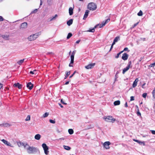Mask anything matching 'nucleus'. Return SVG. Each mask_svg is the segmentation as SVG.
Masks as SVG:
<instances>
[{
  "label": "nucleus",
  "instance_id": "1",
  "mask_svg": "<svg viewBox=\"0 0 155 155\" xmlns=\"http://www.w3.org/2000/svg\"><path fill=\"white\" fill-rule=\"evenodd\" d=\"M41 34V32L36 33L29 36L28 38V40L29 41H32L35 40L38 36Z\"/></svg>",
  "mask_w": 155,
  "mask_h": 155
},
{
  "label": "nucleus",
  "instance_id": "2",
  "mask_svg": "<svg viewBox=\"0 0 155 155\" xmlns=\"http://www.w3.org/2000/svg\"><path fill=\"white\" fill-rule=\"evenodd\" d=\"M26 149L28 153L29 154L37 152V148L33 147L28 146V147Z\"/></svg>",
  "mask_w": 155,
  "mask_h": 155
},
{
  "label": "nucleus",
  "instance_id": "3",
  "mask_svg": "<svg viewBox=\"0 0 155 155\" xmlns=\"http://www.w3.org/2000/svg\"><path fill=\"white\" fill-rule=\"evenodd\" d=\"M87 8L90 10L94 11L97 8V5L93 2H91L87 5Z\"/></svg>",
  "mask_w": 155,
  "mask_h": 155
},
{
  "label": "nucleus",
  "instance_id": "4",
  "mask_svg": "<svg viewBox=\"0 0 155 155\" xmlns=\"http://www.w3.org/2000/svg\"><path fill=\"white\" fill-rule=\"evenodd\" d=\"M105 121L109 122L114 123L116 120V119L114 118L113 117L110 116H108L106 117H103Z\"/></svg>",
  "mask_w": 155,
  "mask_h": 155
},
{
  "label": "nucleus",
  "instance_id": "5",
  "mask_svg": "<svg viewBox=\"0 0 155 155\" xmlns=\"http://www.w3.org/2000/svg\"><path fill=\"white\" fill-rule=\"evenodd\" d=\"M132 67L131 65V61H129L128 63V65L127 66L126 68H124L123 70L122 73L123 74H124L130 68Z\"/></svg>",
  "mask_w": 155,
  "mask_h": 155
},
{
  "label": "nucleus",
  "instance_id": "6",
  "mask_svg": "<svg viewBox=\"0 0 155 155\" xmlns=\"http://www.w3.org/2000/svg\"><path fill=\"white\" fill-rule=\"evenodd\" d=\"M42 147L43 148L44 150V152L45 154L48 155L49 153L48 151V148L47 146L45 143H43L42 145Z\"/></svg>",
  "mask_w": 155,
  "mask_h": 155
},
{
  "label": "nucleus",
  "instance_id": "7",
  "mask_svg": "<svg viewBox=\"0 0 155 155\" xmlns=\"http://www.w3.org/2000/svg\"><path fill=\"white\" fill-rule=\"evenodd\" d=\"M110 144V142L107 141L104 143V146L106 149H109L110 148L109 145Z\"/></svg>",
  "mask_w": 155,
  "mask_h": 155
},
{
  "label": "nucleus",
  "instance_id": "8",
  "mask_svg": "<svg viewBox=\"0 0 155 155\" xmlns=\"http://www.w3.org/2000/svg\"><path fill=\"white\" fill-rule=\"evenodd\" d=\"M95 65V63L90 64L85 66V68L87 69L92 68Z\"/></svg>",
  "mask_w": 155,
  "mask_h": 155
},
{
  "label": "nucleus",
  "instance_id": "9",
  "mask_svg": "<svg viewBox=\"0 0 155 155\" xmlns=\"http://www.w3.org/2000/svg\"><path fill=\"white\" fill-rule=\"evenodd\" d=\"M74 55H71V62L69 64V67H73V64L74 63Z\"/></svg>",
  "mask_w": 155,
  "mask_h": 155
},
{
  "label": "nucleus",
  "instance_id": "10",
  "mask_svg": "<svg viewBox=\"0 0 155 155\" xmlns=\"http://www.w3.org/2000/svg\"><path fill=\"white\" fill-rule=\"evenodd\" d=\"M27 87L28 88L29 90H31L32 89L33 87V84L31 82H28L27 84Z\"/></svg>",
  "mask_w": 155,
  "mask_h": 155
},
{
  "label": "nucleus",
  "instance_id": "11",
  "mask_svg": "<svg viewBox=\"0 0 155 155\" xmlns=\"http://www.w3.org/2000/svg\"><path fill=\"white\" fill-rule=\"evenodd\" d=\"M13 86L15 87H18V88L19 89H21L22 88V85L21 84H20L19 83H15L14 84Z\"/></svg>",
  "mask_w": 155,
  "mask_h": 155
},
{
  "label": "nucleus",
  "instance_id": "12",
  "mask_svg": "<svg viewBox=\"0 0 155 155\" xmlns=\"http://www.w3.org/2000/svg\"><path fill=\"white\" fill-rule=\"evenodd\" d=\"M128 55L127 53H124L123 54L122 58L125 61V60H127L128 59Z\"/></svg>",
  "mask_w": 155,
  "mask_h": 155
},
{
  "label": "nucleus",
  "instance_id": "13",
  "mask_svg": "<svg viewBox=\"0 0 155 155\" xmlns=\"http://www.w3.org/2000/svg\"><path fill=\"white\" fill-rule=\"evenodd\" d=\"M138 81V78H136L135 79L134 81V82L133 83V84L132 87H133L134 88L137 86Z\"/></svg>",
  "mask_w": 155,
  "mask_h": 155
},
{
  "label": "nucleus",
  "instance_id": "14",
  "mask_svg": "<svg viewBox=\"0 0 155 155\" xmlns=\"http://www.w3.org/2000/svg\"><path fill=\"white\" fill-rule=\"evenodd\" d=\"M27 22H24L21 24L20 26V28H24L27 27Z\"/></svg>",
  "mask_w": 155,
  "mask_h": 155
},
{
  "label": "nucleus",
  "instance_id": "15",
  "mask_svg": "<svg viewBox=\"0 0 155 155\" xmlns=\"http://www.w3.org/2000/svg\"><path fill=\"white\" fill-rule=\"evenodd\" d=\"M89 12V10H87L86 11L83 18L84 19H85L87 17Z\"/></svg>",
  "mask_w": 155,
  "mask_h": 155
},
{
  "label": "nucleus",
  "instance_id": "16",
  "mask_svg": "<svg viewBox=\"0 0 155 155\" xmlns=\"http://www.w3.org/2000/svg\"><path fill=\"white\" fill-rule=\"evenodd\" d=\"M110 18H108L106 20V21L104 22H103L101 25H100V28H101L103 26H104L107 22H109L110 21Z\"/></svg>",
  "mask_w": 155,
  "mask_h": 155
},
{
  "label": "nucleus",
  "instance_id": "17",
  "mask_svg": "<svg viewBox=\"0 0 155 155\" xmlns=\"http://www.w3.org/2000/svg\"><path fill=\"white\" fill-rule=\"evenodd\" d=\"M73 22V20L72 19H70L68 21H67V24L68 26H70L72 24Z\"/></svg>",
  "mask_w": 155,
  "mask_h": 155
},
{
  "label": "nucleus",
  "instance_id": "18",
  "mask_svg": "<svg viewBox=\"0 0 155 155\" xmlns=\"http://www.w3.org/2000/svg\"><path fill=\"white\" fill-rule=\"evenodd\" d=\"M0 126L2 127H8L10 126V125L9 124L6 123L0 124Z\"/></svg>",
  "mask_w": 155,
  "mask_h": 155
},
{
  "label": "nucleus",
  "instance_id": "19",
  "mask_svg": "<svg viewBox=\"0 0 155 155\" xmlns=\"http://www.w3.org/2000/svg\"><path fill=\"white\" fill-rule=\"evenodd\" d=\"M41 137V136L40 134H36L35 136V138L37 140H39Z\"/></svg>",
  "mask_w": 155,
  "mask_h": 155
},
{
  "label": "nucleus",
  "instance_id": "20",
  "mask_svg": "<svg viewBox=\"0 0 155 155\" xmlns=\"http://www.w3.org/2000/svg\"><path fill=\"white\" fill-rule=\"evenodd\" d=\"M25 59L24 58L23 59L17 62V63L19 65H21L24 62Z\"/></svg>",
  "mask_w": 155,
  "mask_h": 155
},
{
  "label": "nucleus",
  "instance_id": "21",
  "mask_svg": "<svg viewBox=\"0 0 155 155\" xmlns=\"http://www.w3.org/2000/svg\"><path fill=\"white\" fill-rule=\"evenodd\" d=\"M2 37L4 39L6 40H8V38L9 37V35H3L2 36Z\"/></svg>",
  "mask_w": 155,
  "mask_h": 155
},
{
  "label": "nucleus",
  "instance_id": "22",
  "mask_svg": "<svg viewBox=\"0 0 155 155\" xmlns=\"http://www.w3.org/2000/svg\"><path fill=\"white\" fill-rule=\"evenodd\" d=\"M69 14L70 15H72L73 14V9L71 7L69 8Z\"/></svg>",
  "mask_w": 155,
  "mask_h": 155
},
{
  "label": "nucleus",
  "instance_id": "23",
  "mask_svg": "<svg viewBox=\"0 0 155 155\" xmlns=\"http://www.w3.org/2000/svg\"><path fill=\"white\" fill-rule=\"evenodd\" d=\"M120 104V101L119 100L115 101L114 102V105H118Z\"/></svg>",
  "mask_w": 155,
  "mask_h": 155
},
{
  "label": "nucleus",
  "instance_id": "24",
  "mask_svg": "<svg viewBox=\"0 0 155 155\" xmlns=\"http://www.w3.org/2000/svg\"><path fill=\"white\" fill-rule=\"evenodd\" d=\"M2 141L5 144L9 146V143L7 140H4L2 139Z\"/></svg>",
  "mask_w": 155,
  "mask_h": 155
},
{
  "label": "nucleus",
  "instance_id": "25",
  "mask_svg": "<svg viewBox=\"0 0 155 155\" xmlns=\"http://www.w3.org/2000/svg\"><path fill=\"white\" fill-rule=\"evenodd\" d=\"M17 143L18 146L19 147H21L22 146H23V145H24V143H23L21 142L20 141L17 142Z\"/></svg>",
  "mask_w": 155,
  "mask_h": 155
},
{
  "label": "nucleus",
  "instance_id": "26",
  "mask_svg": "<svg viewBox=\"0 0 155 155\" xmlns=\"http://www.w3.org/2000/svg\"><path fill=\"white\" fill-rule=\"evenodd\" d=\"M70 74L71 72L70 71L66 72V75L65 76V77L64 78V79H66L68 76Z\"/></svg>",
  "mask_w": 155,
  "mask_h": 155
},
{
  "label": "nucleus",
  "instance_id": "27",
  "mask_svg": "<svg viewBox=\"0 0 155 155\" xmlns=\"http://www.w3.org/2000/svg\"><path fill=\"white\" fill-rule=\"evenodd\" d=\"M64 147L65 149L68 150H70L71 149L70 147L65 145L64 146Z\"/></svg>",
  "mask_w": 155,
  "mask_h": 155
},
{
  "label": "nucleus",
  "instance_id": "28",
  "mask_svg": "<svg viewBox=\"0 0 155 155\" xmlns=\"http://www.w3.org/2000/svg\"><path fill=\"white\" fill-rule=\"evenodd\" d=\"M68 132L70 134H72L74 133V131L72 129H70L68 130Z\"/></svg>",
  "mask_w": 155,
  "mask_h": 155
},
{
  "label": "nucleus",
  "instance_id": "29",
  "mask_svg": "<svg viewBox=\"0 0 155 155\" xmlns=\"http://www.w3.org/2000/svg\"><path fill=\"white\" fill-rule=\"evenodd\" d=\"M72 34L71 33H69L68 34V35L67 37V39H69L72 36Z\"/></svg>",
  "mask_w": 155,
  "mask_h": 155
},
{
  "label": "nucleus",
  "instance_id": "30",
  "mask_svg": "<svg viewBox=\"0 0 155 155\" xmlns=\"http://www.w3.org/2000/svg\"><path fill=\"white\" fill-rule=\"evenodd\" d=\"M123 52V51H121L120 52L118 53L117 54V55L115 56V58H118L120 55V54H121Z\"/></svg>",
  "mask_w": 155,
  "mask_h": 155
},
{
  "label": "nucleus",
  "instance_id": "31",
  "mask_svg": "<svg viewBox=\"0 0 155 155\" xmlns=\"http://www.w3.org/2000/svg\"><path fill=\"white\" fill-rule=\"evenodd\" d=\"M152 94L153 97L154 98H155V87L154 88V90L152 91Z\"/></svg>",
  "mask_w": 155,
  "mask_h": 155
},
{
  "label": "nucleus",
  "instance_id": "32",
  "mask_svg": "<svg viewBox=\"0 0 155 155\" xmlns=\"http://www.w3.org/2000/svg\"><path fill=\"white\" fill-rule=\"evenodd\" d=\"M119 40H120V37L117 36L115 38L114 41H115V42H117Z\"/></svg>",
  "mask_w": 155,
  "mask_h": 155
},
{
  "label": "nucleus",
  "instance_id": "33",
  "mask_svg": "<svg viewBox=\"0 0 155 155\" xmlns=\"http://www.w3.org/2000/svg\"><path fill=\"white\" fill-rule=\"evenodd\" d=\"M137 15L139 16H141L143 15V12L141 11L140 10L139 12L137 13Z\"/></svg>",
  "mask_w": 155,
  "mask_h": 155
},
{
  "label": "nucleus",
  "instance_id": "34",
  "mask_svg": "<svg viewBox=\"0 0 155 155\" xmlns=\"http://www.w3.org/2000/svg\"><path fill=\"white\" fill-rule=\"evenodd\" d=\"M49 115L48 113L46 112L43 115V117L45 118L47 117Z\"/></svg>",
  "mask_w": 155,
  "mask_h": 155
},
{
  "label": "nucleus",
  "instance_id": "35",
  "mask_svg": "<svg viewBox=\"0 0 155 155\" xmlns=\"http://www.w3.org/2000/svg\"><path fill=\"white\" fill-rule=\"evenodd\" d=\"M95 31L94 28H92V29H90L89 30H87V31L90 32H94Z\"/></svg>",
  "mask_w": 155,
  "mask_h": 155
},
{
  "label": "nucleus",
  "instance_id": "36",
  "mask_svg": "<svg viewBox=\"0 0 155 155\" xmlns=\"http://www.w3.org/2000/svg\"><path fill=\"white\" fill-rule=\"evenodd\" d=\"M30 119V116L29 115H28L27 116V118L25 119V120L26 121H29Z\"/></svg>",
  "mask_w": 155,
  "mask_h": 155
},
{
  "label": "nucleus",
  "instance_id": "37",
  "mask_svg": "<svg viewBox=\"0 0 155 155\" xmlns=\"http://www.w3.org/2000/svg\"><path fill=\"white\" fill-rule=\"evenodd\" d=\"M36 71V70H35L33 71H31L30 72V74H35V72Z\"/></svg>",
  "mask_w": 155,
  "mask_h": 155
},
{
  "label": "nucleus",
  "instance_id": "38",
  "mask_svg": "<svg viewBox=\"0 0 155 155\" xmlns=\"http://www.w3.org/2000/svg\"><path fill=\"white\" fill-rule=\"evenodd\" d=\"M58 17V15H55V16L53 17L52 18L50 19V21H52L53 20H54L56 18Z\"/></svg>",
  "mask_w": 155,
  "mask_h": 155
},
{
  "label": "nucleus",
  "instance_id": "39",
  "mask_svg": "<svg viewBox=\"0 0 155 155\" xmlns=\"http://www.w3.org/2000/svg\"><path fill=\"white\" fill-rule=\"evenodd\" d=\"M49 122H50V123L52 124H54L55 123V120H53L51 119L49 120Z\"/></svg>",
  "mask_w": 155,
  "mask_h": 155
},
{
  "label": "nucleus",
  "instance_id": "40",
  "mask_svg": "<svg viewBox=\"0 0 155 155\" xmlns=\"http://www.w3.org/2000/svg\"><path fill=\"white\" fill-rule=\"evenodd\" d=\"M147 93H144L143 94H142V97H143V98H146L147 96Z\"/></svg>",
  "mask_w": 155,
  "mask_h": 155
},
{
  "label": "nucleus",
  "instance_id": "41",
  "mask_svg": "<svg viewBox=\"0 0 155 155\" xmlns=\"http://www.w3.org/2000/svg\"><path fill=\"white\" fill-rule=\"evenodd\" d=\"M155 65V63H153L151 64H150V65H149V66L150 67H154Z\"/></svg>",
  "mask_w": 155,
  "mask_h": 155
},
{
  "label": "nucleus",
  "instance_id": "42",
  "mask_svg": "<svg viewBox=\"0 0 155 155\" xmlns=\"http://www.w3.org/2000/svg\"><path fill=\"white\" fill-rule=\"evenodd\" d=\"M38 11V9H35L34 11L32 12L31 13H35L37 12Z\"/></svg>",
  "mask_w": 155,
  "mask_h": 155
},
{
  "label": "nucleus",
  "instance_id": "43",
  "mask_svg": "<svg viewBox=\"0 0 155 155\" xmlns=\"http://www.w3.org/2000/svg\"><path fill=\"white\" fill-rule=\"evenodd\" d=\"M139 22H137V23H135L134 24V25L132 26V28H134L135 27H136L138 24L139 23Z\"/></svg>",
  "mask_w": 155,
  "mask_h": 155
},
{
  "label": "nucleus",
  "instance_id": "44",
  "mask_svg": "<svg viewBox=\"0 0 155 155\" xmlns=\"http://www.w3.org/2000/svg\"><path fill=\"white\" fill-rule=\"evenodd\" d=\"M76 72V71H74L73 73L69 77L70 78H71L75 74Z\"/></svg>",
  "mask_w": 155,
  "mask_h": 155
},
{
  "label": "nucleus",
  "instance_id": "45",
  "mask_svg": "<svg viewBox=\"0 0 155 155\" xmlns=\"http://www.w3.org/2000/svg\"><path fill=\"white\" fill-rule=\"evenodd\" d=\"M134 100V96H131L130 97V101H133Z\"/></svg>",
  "mask_w": 155,
  "mask_h": 155
},
{
  "label": "nucleus",
  "instance_id": "46",
  "mask_svg": "<svg viewBox=\"0 0 155 155\" xmlns=\"http://www.w3.org/2000/svg\"><path fill=\"white\" fill-rule=\"evenodd\" d=\"M137 116H141V114L140 112H137Z\"/></svg>",
  "mask_w": 155,
  "mask_h": 155
},
{
  "label": "nucleus",
  "instance_id": "47",
  "mask_svg": "<svg viewBox=\"0 0 155 155\" xmlns=\"http://www.w3.org/2000/svg\"><path fill=\"white\" fill-rule=\"evenodd\" d=\"M128 48L127 47H126V48H124V50L123 51H123V52L124 51H128Z\"/></svg>",
  "mask_w": 155,
  "mask_h": 155
},
{
  "label": "nucleus",
  "instance_id": "48",
  "mask_svg": "<svg viewBox=\"0 0 155 155\" xmlns=\"http://www.w3.org/2000/svg\"><path fill=\"white\" fill-rule=\"evenodd\" d=\"M140 40L144 41H146V39L145 38H140Z\"/></svg>",
  "mask_w": 155,
  "mask_h": 155
},
{
  "label": "nucleus",
  "instance_id": "49",
  "mask_svg": "<svg viewBox=\"0 0 155 155\" xmlns=\"http://www.w3.org/2000/svg\"><path fill=\"white\" fill-rule=\"evenodd\" d=\"M3 19H3V17L1 16H0V21H3Z\"/></svg>",
  "mask_w": 155,
  "mask_h": 155
},
{
  "label": "nucleus",
  "instance_id": "50",
  "mask_svg": "<svg viewBox=\"0 0 155 155\" xmlns=\"http://www.w3.org/2000/svg\"><path fill=\"white\" fill-rule=\"evenodd\" d=\"M146 84V83H143V84L142 85V87L143 88H145V87H144V86Z\"/></svg>",
  "mask_w": 155,
  "mask_h": 155
},
{
  "label": "nucleus",
  "instance_id": "51",
  "mask_svg": "<svg viewBox=\"0 0 155 155\" xmlns=\"http://www.w3.org/2000/svg\"><path fill=\"white\" fill-rule=\"evenodd\" d=\"M75 52H76L75 51H73L72 52V53H71V55H75Z\"/></svg>",
  "mask_w": 155,
  "mask_h": 155
},
{
  "label": "nucleus",
  "instance_id": "52",
  "mask_svg": "<svg viewBox=\"0 0 155 155\" xmlns=\"http://www.w3.org/2000/svg\"><path fill=\"white\" fill-rule=\"evenodd\" d=\"M151 133L153 134H155V130H151Z\"/></svg>",
  "mask_w": 155,
  "mask_h": 155
},
{
  "label": "nucleus",
  "instance_id": "53",
  "mask_svg": "<svg viewBox=\"0 0 155 155\" xmlns=\"http://www.w3.org/2000/svg\"><path fill=\"white\" fill-rule=\"evenodd\" d=\"M134 141L136 142H137V143H139V142H140V141H139V140H138L134 139Z\"/></svg>",
  "mask_w": 155,
  "mask_h": 155
},
{
  "label": "nucleus",
  "instance_id": "54",
  "mask_svg": "<svg viewBox=\"0 0 155 155\" xmlns=\"http://www.w3.org/2000/svg\"><path fill=\"white\" fill-rule=\"evenodd\" d=\"M3 84L0 83V90L3 87Z\"/></svg>",
  "mask_w": 155,
  "mask_h": 155
},
{
  "label": "nucleus",
  "instance_id": "55",
  "mask_svg": "<svg viewBox=\"0 0 155 155\" xmlns=\"http://www.w3.org/2000/svg\"><path fill=\"white\" fill-rule=\"evenodd\" d=\"M61 103L62 104H66V103H64V102L63 101L62 99H61Z\"/></svg>",
  "mask_w": 155,
  "mask_h": 155
},
{
  "label": "nucleus",
  "instance_id": "56",
  "mask_svg": "<svg viewBox=\"0 0 155 155\" xmlns=\"http://www.w3.org/2000/svg\"><path fill=\"white\" fill-rule=\"evenodd\" d=\"M23 146L25 148L26 146H28H28H29L28 145V144H26V145L24 144V145H23Z\"/></svg>",
  "mask_w": 155,
  "mask_h": 155
},
{
  "label": "nucleus",
  "instance_id": "57",
  "mask_svg": "<svg viewBox=\"0 0 155 155\" xmlns=\"http://www.w3.org/2000/svg\"><path fill=\"white\" fill-rule=\"evenodd\" d=\"M125 106L126 107H128V105H127V102H126L125 103Z\"/></svg>",
  "mask_w": 155,
  "mask_h": 155
},
{
  "label": "nucleus",
  "instance_id": "58",
  "mask_svg": "<svg viewBox=\"0 0 155 155\" xmlns=\"http://www.w3.org/2000/svg\"><path fill=\"white\" fill-rule=\"evenodd\" d=\"M80 40H78L76 41V43L77 44H78L79 43V42H80Z\"/></svg>",
  "mask_w": 155,
  "mask_h": 155
},
{
  "label": "nucleus",
  "instance_id": "59",
  "mask_svg": "<svg viewBox=\"0 0 155 155\" xmlns=\"http://www.w3.org/2000/svg\"><path fill=\"white\" fill-rule=\"evenodd\" d=\"M51 0H48L47 2L48 3H50L51 2Z\"/></svg>",
  "mask_w": 155,
  "mask_h": 155
},
{
  "label": "nucleus",
  "instance_id": "60",
  "mask_svg": "<svg viewBox=\"0 0 155 155\" xmlns=\"http://www.w3.org/2000/svg\"><path fill=\"white\" fill-rule=\"evenodd\" d=\"M69 81H67L65 83V84H64L65 85H67V84H69Z\"/></svg>",
  "mask_w": 155,
  "mask_h": 155
},
{
  "label": "nucleus",
  "instance_id": "61",
  "mask_svg": "<svg viewBox=\"0 0 155 155\" xmlns=\"http://www.w3.org/2000/svg\"><path fill=\"white\" fill-rule=\"evenodd\" d=\"M115 42H116L114 41L112 45H114L115 44Z\"/></svg>",
  "mask_w": 155,
  "mask_h": 155
},
{
  "label": "nucleus",
  "instance_id": "62",
  "mask_svg": "<svg viewBox=\"0 0 155 155\" xmlns=\"http://www.w3.org/2000/svg\"><path fill=\"white\" fill-rule=\"evenodd\" d=\"M113 45H111V48H110V51H111V49H112V48H113Z\"/></svg>",
  "mask_w": 155,
  "mask_h": 155
},
{
  "label": "nucleus",
  "instance_id": "63",
  "mask_svg": "<svg viewBox=\"0 0 155 155\" xmlns=\"http://www.w3.org/2000/svg\"><path fill=\"white\" fill-rule=\"evenodd\" d=\"M40 5H42V2L41 0H40Z\"/></svg>",
  "mask_w": 155,
  "mask_h": 155
},
{
  "label": "nucleus",
  "instance_id": "64",
  "mask_svg": "<svg viewBox=\"0 0 155 155\" xmlns=\"http://www.w3.org/2000/svg\"><path fill=\"white\" fill-rule=\"evenodd\" d=\"M59 104V105L61 107H62V108L63 107V106H62L61 104Z\"/></svg>",
  "mask_w": 155,
  "mask_h": 155
}]
</instances>
